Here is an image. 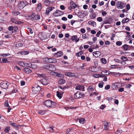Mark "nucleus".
<instances>
[{"label":"nucleus","instance_id":"f257e3e1","mask_svg":"<svg viewBox=\"0 0 134 134\" xmlns=\"http://www.w3.org/2000/svg\"><path fill=\"white\" fill-rule=\"evenodd\" d=\"M44 104L47 107L53 108L55 105L56 103L55 102H53L50 100H48L45 101Z\"/></svg>","mask_w":134,"mask_h":134},{"label":"nucleus","instance_id":"f03ea898","mask_svg":"<svg viewBox=\"0 0 134 134\" xmlns=\"http://www.w3.org/2000/svg\"><path fill=\"white\" fill-rule=\"evenodd\" d=\"M32 90L33 93L37 94L39 93L41 90V87L38 85L37 86H35L32 88Z\"/></svg>","mask_w":134,"mask_h":134},{"label":"nucleus","instance_id":"7ed1b4c3","mask_svg":"<svg viewBox=\"0 0 134 134\" xmlns=\"http://www.w3.org/2000/svg\"><path fill=\"white\" fill-rule=\"evenodd\" d=\"M84 96L83 93L79 92H77L74 94V98L75 99H78L83 97Z\"/></svg>","mask_w":134,"mask_h":134},{"label":"nucleus","instance_id":"20e7f679","mask_svg":"<svg viewBox=\"0 0 134 134\" xmlns=\"http://www.w3.org/2000/svg\"><path fill=\"white\" fill-rule=\"evenodd\" d=\"M9 84L8 83L7 81H3L0 84L1 87L5 89H6L8 88Z\"/></svg>","mask_w":134,"mask_h":134},{"label":"nucleus","instance_id":"39448f33","mask_svg":"<svg viewBox=\"0 0 134 134\" xmlns=\"http://www.w3.org/2000/svg\"><path fill=\"white\" fill-rule=\"evenodd\" d=\"M63 14L64 13L63 12L58 10H57L53 13L54 15L55 16H60L63 15Z\"/></svg>","mask_w":134,"mask_h":134},{"label":"nucleus","instance_id":"423d86ee","mask_svg":"<svg viewBox=\"0 0 134 134\" xmlns=\"http://www.w3.org/2000/svg\"><path fill=\"white\" fill-rule=\"evenodd\" d=\"M116 6L118 8L122 9L124 7L125 5L122 2L118 1L116 3Z\"/></svg>","mask_w":134,"mask_h":134},{"label":"nucleus","instance_id":"0eeeda50","mask_svg":"<svg viewBox=\"0 0 134 134\" xmlns=\"http://www.w3.org/2000/svg\"><path fill=\"white\" fill-rule=\"evenodd\" d=\"M47 79V78L46 76L41 80V82L43 85H46L49 83V81Z\"/></svg>","mask_w":134,"mask_h":134},{"label":"nucleus","instance_id":"6e6552de","mask_svg":"<svg viewBox=\"0 0 134 134\" xmlns=\"http://www.w3.org/2000/svg\"><path fill=\"white\" fill-rule=\"evenodd\" d=\"M56 70L55 66L52 64L49 65L48 70L50 71H54Z\"/></svg>","mask_w":134,"mask_h":134},{"label":"nucleus","instance_id":"1a4fd4ad","mask_svg":"<svg viewBox=\"0 0 134 134\" xmlns=\"http://www.w3.org/2000/svg\"><path fill=\"white\" fill-rule=\"evenodd\" d=\"M85 87L83 86L78 85L75 87V89L77 90H79L83 91H85Z\"/></svg>","mask_w":134,"mask_h":134},{"label":"nucleus","instance_id":"9d476101","mask_svg":"<svg viewBox=\"0 0 134 134\" xmlns=\"http://www.w3.org/2000/svg\"><path fill=\"white\" fill-rule=\"evenodd\" d=\"M70 4L71 6L72 7L73 9H75L76 7H78V5L75 4L73 1H71L70 2Z\"/></svg>","mask_w":134,"mask_h":134},{"label":"nucleus","instance_id":"9b49d317","mask_svg":"<svg viewBox=\"0 0 134 134\" xmlns=\"http://www.w3.org/2000/svg\"><path fill=\"white\" fill-rule=\"evenodd\" d=\"M88 23L89 25H91L94 27H95L96 26V23L93 21H90L88 22Z\"/></svg>","mask_w":134,"mask_h":134},{"label":"nucleus","instance_id":"f8f14e48","mask_svg":"<svg viewBox=\"0 0 134 134\" xmlns=\"http://www.w3.org/2000/svg\"><path fill=\"white\" fill-rule=\"evenodd\" d=\"M27 4V2L25 1H24L22 2H21L20 3V4L21 6L23 8L26 6Z\"/></svg>","mask_w":134,"mask_h":134},{"label":"nucleus","instance_id":"ddd939ff","mask_svg":"<svg viewBox=\"0 0 134 134\" xmlns=\"http://www.w3.org/2000/svg\"><path fill=\"white\" fill-rule=\"evenodd\" d=\"M71 39L72 41H75L76 42H78L79 40V38H78L77 36L76 35L73 36L72 37Z\"/></svg>","mask_w":134,"mask_h":134},{"label":"nucleus","instance_id":"4468645a","mask_svg":"<svg viewBox=\"0 0 134 134\" xmlns=\"http://www.w3.org/2000/svg\"><path fill=\"white\" fill-rule=\"evenodd\" d=\"M63 55V53L62 52L59 51L54 54V56L56 57H59L62 56Z\"/></svg>","mask_w":134,"mask_h":134},{"label":"nucleus","instance_id":"2eb2a0df","mask_svg":"<svg viewBox=\"0 0 134 134\" xmlns=\"http://www.w3.org/2000/svg\"><path fill=\"white\" fill-rule=\"evenodd\" d=\"M52 10V8L51 7H48L47 8L46 10V13L48 15L49 13Z\"/></svg>","mask_w":134,"mask_h":134},{"label":"nucleus","instance_id":"dca6fc26","mask_svg":"<svg viewBox=\"0 0 134 134\" xmlns=\"http://www.w3.org/2000/svg\"><path fill=\"white\" fill-rule=\"evenodd\" d=\"M65 75L66 76H75V74L71 72H67L65 73Z\"/></svg>","mask_w":134,"mask_h":134},{"label":"nucleus","instance_id":"f3484780","mask_svg":"<svg viewBox=\"0 0 134 134\" xmlns=\"http://www.w3.org/2000/svg\"><path fill=\"white\" fill-rule=\"evenodd\" d=\"M25 72L27 73H29L31 72V70L27 68H25L23 69Z\"/></svg>","mask_w":134,"mask_h":134},{"label":"nucleus","instance_id":"a211bd4d","mask_svg":"<svg viewBox=\"0 0 134 134\" xmlns=\"http://www.w3.org/2000/svg\"><path fill=\"white\" fill-rule=\"evenodd\" d=\"M56 61L55 59H53L52 58H49L48 63H53L56 62Z\"/></svg>","mask_w":134,"mask_h":134},{"label":"nucleus","instance_id":"6ab92c4d","mask_svg":"<svg viewBox=\"0 0 134 134\" xmlns=\"http://www.w3.org/2000/svg\"><path fill=\"white\" fill-rule=\"evenodd\" d=\"M130 46L126 44H125L122 46L123 48L125 51L127 50L129 47Z\"/></svg>","mask_w":134,"mask_h":134},{"label":"nucleus","instance_id":"aec40b11","mask_svg":"<svg viewBox=\"0 0 134 134\" xmlns=\"http://www.w3.org/2000/svg\"><path fill=\"white\" fill-rule=\"evenodd\" d=\"M40 16L39 15H36V13L35 15V16H34V18L33 19V20H38L40 19Z\"/></svg>","mask_w":134,"mask_h":134},{"label":"nucleus","instance_id":"412c9836","mask_svg":"<svg viewBox=\"0 0 134 134\" xmlns=\"http://www.w3.org/2000/svg\"><path fill=\"white\" fill-rule=\"evenodd\" d=\"M44 4L46 6L49 5L50 4V2L48 0H45L44 2Z\"/></svg>","mask_w":134,"mask_h":134},{"label":"nucleus","instance_id":"4be33fe9","mask_svg":"<svg viewBox=\"0 0 134 134\" xmlns=\"http://www.w3.org/2000/svg\"><path fill=\"white\" fill-rule=\"evenodd\" d=\"M10 62L9 61H8V59L5 58H3L2 59V62H1L2 63H8Z\"/></svg>","mask_w":134,"mask_h":134},{"label":"nucleus","instance_id":"5701e85b","mask_svg":"<svg viewBox=\"0 0 134 134\" xmlns=\"http://www.w3.org/2000/svg\"><path fill=\"white\" fill-rule=\"evenodd\" d=\"M46 111V110H40L38 111V113L40 114L43 115L45 114Z\"/></svg>","mask_w":134,"mask_h":134},{"label":"nucleus","instance_id":"b1692460","mask_svg":"<svg viewBox=\"0 0 134 134\" xmlns=\"http://www.w3.org/2000/svg\"><path fill=\"white\" fill-rule=\"evenodd\" d=\"M41 3H39L37 5L36 10L38 11H40L41 9Z\"/></svg>","mask_w":134,"mask_h":134},{"label":"nucleus","instance_id":"393cba45","mask_svg":"<svg viewBox=\"0 0 134 134\" xmlns=\"http://www.w3.org/2000/svg\"><path fill=\"white\" fill-rule=\"evenodd\" d=\"M57 95L59 99H61L62 97V94L58 91L57 92Z\"/></svg>","mask_w":134,"mask_h":134},{"label":"nucleus","instance_id":"a878e982","mask_svg":"<svg viewBox=\"0 0 134 134\" xmlns=\"http://www.w3.org/2000/svg\"><path fill=\"white\" fill-rule=\"evenodd\" d=\"M30 68L34 69H36L37 68V66L35 64H31Z\"/></svg>","mask_w":134,"mask_h":134},{"label":"nucleus","instance_id":"bb28decb","mask_svg":"<svg viewBox=\"0 0 134 134\" xmlns=\"http://www.w3.org/2000/svg\"><path fill=\"white\" fill-rule=\"evenodd\" d=\"M11 21L14 23L19 24V22L16 19L14 18H12L11 19Z\"/></svg>","mask_w":134,"mask_h":134},{"label":"nucleus","instance_id":"cd10ccee","mask_svg":"<svg viewBox=\"0 0 134 134\" xmlns=\"http://www.w3.org/2000/svg\"><path fill=\"white\" fill-rule=\"evenodd\" d=\"M65 82V80L63 79L60 80L58 82V83L60 85L63 84Z\"/></svg>","mask_w":134,"mask_h":134},{"label":"nucleus","instance_id":"c85d7f7f","mask_svg":"<svg viewBox=\"0 0 134 134\" xmlns=\"http://www.w3.org/2000/svg\"><path fill=\"white\" fill-rule=\"evenodd\" d=\"M129 21V19L128 18H126V19H123L122 21L121 22L122 23H127Z\"/></svg>","mask_w":134,"mask_h":134},{"label":"nucleus","instance_id":"c756f323","mask_svg":"<svg viewBox=\"0 0 134 134\" xmlns=\"http://www.w3.org/2000/svg\"><path fill=\"white\" fill-rule=\"evenodd\" d=\"M55 127H54L53 126L50 127L49 130L50 131V132H53L55 131Z\"/></svg>","mask_w":134,"mask_h":134},{"label":"nucleus","instance_id":"7c9ffc66","mask_svg":"<svg viewBox=\"0 0 134 134\" xmlns=\"http://www.w3.org/2000/svg\"><path fill=\"white\" fill-rule=\"evenodd\" d=\"M88 92H92L94 91V88L92 86H90L87 88Z\"/></svg>","mask_w":134,"mask_h":134},{"label":"nucleus","instance_id":"2f4dec72","mask_svg":"<svg viewBox=\"0 0 134 134\" xmlns=\"http://www.w3.org/2000/svg\"><path fill=\"white\" fill-rule=\"evenodd\" d=\"M35 13H33L30 15L29 16V18L33 20V19L35 16Z\"/></svg>","mask_w":134,"mask_h":134},{"label":"nucleus","instance_id":"473e14b6","mask_svg":"<svg viewBox=\"0 0 134 134\" xmlns=\"http://www.w3.org/2000/svg\"><path fill=\"white\" fill-rule=\"evenodd\" d=\"M37 75L40 78H43L46 77L44 74H37Z\"/></svg>","mask_w":134,"mask_h":134},{"label":"nucleus","instance_id":"72a5a7b5","mask_svg":"<svg viewBox=\"0 0 134 134\" xmlns=\"http://www.w3.org/2000/svg\"><path fill=\"white\" fill-rule=\"evenodd\" d=\"M85 121V119L83 118H81L79 119V122L81 124H83Z\"/></svg>","mask_w":134,"mask_h":134},{"label":"nucleus","instance_id":"f704fd0d","mask_svg":"<svg viewBox=\"0 0 134 134\" xmlns=\"http://www.w3.org/2000/svg\"><path fill=\"white\" fill-rule=\"evenodd\" d=\"M121 59L123 61H126L128 60V59L126 57L122 56L121 57Z\"/></svg>","mask_w":134,"mask_h":134},{"label":"nucleus","instance_id":"c9c22d12","mask_svg":"<svg viewBox=\"0 0 134 134\" xmlns=\"http://www.w3.org/2000/svg\"><path fill=\"white\" fill-rule=\"evenodd\" d=\"M100 60L103 63L105 64L107 63V61L106 60L105 58H102Z\"/></svg>","mask_w":134,"mask_h":134},{"label":"nucleus","instance_id":"e433bc0d","mask_svg":"<svg viewBox=\"0 0 134 134\" xmlns=\"http://www.w3.org/2000/svg\"><path fill=\"white\" fill-rule=\"evenodd\" d=\"M10 130V128L8 126L6 127L4 129V131L6 133H8Z\"/></svg>","mask_w":134,"mask_h":134},{"label":"nucleus","instance_id":"4c0bfd02","mask_svg":"<svg viewBox=\"0 0 134 134\" xmlns=\"http://www.w3.org/2000/svg\"><path fill=\"white\" fill-rule=\"evenodd\" d=\"M49 65L45 64L42 66V67L44 69L48 70Z\"/></svg>","mask_w":134,"mask_h":134},{"label":"nucleus","instance_id":"58836bf2","mask_svg":"<svg viewBox=\"0 0 134 134\" xmlns=\"http://www.w3.org/2000/svg\"><path fill=\"white\" fill-rule=\"evenodd\" d=\"M18 30V27L16 26H15L14 27H13V31L12 32L14 33L16 32H17Z\"/></svg>","mask_w":134,"mask_h":134},{"label":"nucleus","instance_id":"ea45409f","mask_svg":"<svg viewBox=\"0 0 134 134\" xmlns=\"http://www.w3.org/2000/svg\"><path fill=\"white\" fill-rule=\"evenodd\" d=\"M104 83L102 81H101L98 84V86L99 87L102 88L103 87V85Z\"/></svg>","mask_w":134,"mask_h":134},{"label":"nucleus","instance_id":"a19ab883","mask_svg":"<svg viewBox=\"0 0 134 134\" xmlns=\"http://www.w3.org/2000/svg\"><path fill=\"white\" fill-rule=\"evenodd\" d=\"M99 52V51H97L94 52L93 53V54L96 57H98V55L97 54H98V53Z\"/></svg>","mask_w":134,"mask_h":134},{"label":"nucleus","instance_id":"79ce46f5","mask_svg":"<svg viewBox=\"0 0 134 134\" xmlns=\"http://www.w3.org/2000/svg\"><path fill=\"white\" fill-rule=\"evenodd\" d=\"M63 76V75L57 72L56 75V76L59 77H62Z\"/></svg>","mask_w":134,"mask_h":134},{"label":"nucleus","instance_id":"37998d69","mask_svg":"<svg viewBox=\"0 0 134 134\" xmlns=\"http://www.w3.org/2000/svg\"><path fill=\"white\" fill-rule=\"evenodd\" d=\"M21 53L23 55H26L29 53V52L27 51H24L22 52Z\"/></svg>","mask_w":134,"mask_h":134},{"label":"nucleus","instance_id":"c03bdc74","mask_svg":"<svg viewBox=\"0 0 134 134\" xmlns=\"http://www.w3.org/2000/svg\"><path fill=\"white\" fill-rule=\"evenodd\" d=\"M96 15L95 14L93 13L92 14L91 16L90 17L91 19H94L96 17Z\"/></svg>","mask_w":134,"mask_h":134},{"label":"nucleus","instance_id":"a18cd8bd","mask_svg":"<svg viewBox=\"0 0 134 134\" xmlns=\"http://www.w3.org/2000/svg\"><path fill=\"white\" fill-rule=\"evenodd\" d=\"M10 54L9 53H8L7 54H1V55L3 57H5L9 55Z\"/></svg>","mask_w":134,"mask_h":134},{"label":"nucleus","instance_id":"49530a36","mask_svg":"<svg viewBox=\"0 0 134 134\" xmlns=\"http://www.w3.org/2000/svg\"><path fill=\"white\" fill-rule=\"evenodd\" d=\"M49 58H45L43 59V62L48 63V61Z\"/></svg>","mask_w":134,"mask_h":134},{"label":"nucleus","instance_id":"de8ad7c7","mask_svg":"<svg viewBox=\"0 0 134 134\" xmlns=\"http://www.w3.org/2000/svg\"><path fill=\"white\" fill-rule=\"evenodd\" d=\"M122 44V43L121 42L118 41L116 42V45L117 46H121Z\"/></svg>","mask_w":134,"mask_h":134},{"label":"nucleus","instance_id":"09e8293b","mask_svg":"<svg viewBox=\"0 0 134 134\" xmlns=\"http://www.w3.org/2000/svg\"><path fill=\"white\" fill-rule=\"evenodd\" d=\"M19 65L23 67L25 66V63L22 62H20L19 63Z\"/></svg>","mask_w":134,"mask_h":134},{"label":"nucleus","instance_id":"8fccbe9b","mask_svg":"<svg viewBox=\"0 0 134 134\" xmlns=\"http://www.w3.org/2000/svg\"><path fill=\"white\" fill-rule=\"evenodd\" d=\"M20 13L19 12H13V15L16 16V15H18Z\"/></svg>","mask_w":134,"mask_h":134},{"label":"nucleus","instance_id":"3c124183","mask_svg":"<svg viewBox=\"0 0 134 134\" xmlns=\"http://www.w3.org/2000/svg\"><path fill=\"white\" fill-rule=\"evenodd\" d=\"M86 12H87L85 11H82L81 12H79L78 13V14L77 15L78 16H79L80 15H79V14H83L84 13H85Z\"/></svg>","mask_w":134,"mask_h":134},{"label":"nucleus","instance_id":"603ef678","mask_svg":"<svg viewBox=\"0 0 134 134\" xmlns=\"http://www.w3.org/2000/svg\"><path fill=\"white\" fill-rule=\"evenodd\" d=\"M27 31L28 32H30L31 34H32L33 33V31L30 28H28L27 29Z\"/></svg>","mask_w":134,"mask_h":134},{"label":"nucleus","instance_id":"864d4df0","mask_svg":"<svg viewBox=\"0 0 134 134\" xmlns=\"http://www.w3.org/2000/svg\"><path fill=\"white\" fill-rule=\"evenodd\" d=\"M57 73V72H55L52 71L50 72V74L51 75H53L55 76H56Z\"/></svg>","mask_w":134,"mask_h":134},{"label":"nucleus","instance_id":"5fc2aeb1","mask_svg":"<svg viewBox=\"0 0 134 134\" xmlns=\"http://www.w3.org/2000/svg\"><path fill=\"white\" fill-rule=\"evenodd\" d=\"M110 86L109 85H107L106 86L105 88V89L106 90H109L110 88Z\"/></svg>","mask_w":134,"mask_h":134},{"label":"nucleus","instance_id":"6e6d98bb","mask_svg":"<svg viewBox=\"0 0 134 134\" xmlns=\"http://www.w3.org/2000/svg\"><path fill=\"white\" fill-rule=\"evenodd\" d=\"M5 105L7 107H9L10 106L8 103V101H6L5 103Z\"/></svg>","mask_w":134,"mask_h":134},{"label":"nucleus","instance_id":"4d7b16f0","mask_svg":"<svg viewBox=\"0 0 134 134\" xmlns=\"http://www.w3.org/2000/svg\"><path fill=\"white\" fill-rule=\"evenodd\" d=\"M97 20L99 22H101L102 21L103 19L101 17H98L97 18Z\"/></svg>","mask_w":134,"mask_h":134},{"label":"nucleus","instance_id":"13d9d810","mask_svg":"<svg viewBox=\"0 0 134 134\" xmlns=\"http://www.w3.org/2000/svg\"><path fill=\"white\" fill-rule=\"evenodd\" d=\"M126 8L127 10H128L130 8V5L129 4H127L126 5Z\"/></svg>","mask_w":134,"mask_h":134},{"label":"nucleus","instance_id":"bf43d9fd","mask_svg":"<svg viewBox=\"0 0 134 134\" xmlns=\"http://www.w3.org/2000/svg\"><path fill=\"white\" fill-rule=\"evenodd\" d=\"M25 66H26L28 67H30V64H29L27 63H25Z\"/></svg>","mask_w":134,"mask_h":134},{"label":"nucleus","instance_id":"052dcab7","mask_svg":"<svg viewBox=\"0 0 134 134\" xmlns=\"http://www.w3.org/2000/svg\"><path fill=\"white\" fill-rule=\"evenodd\" d=\"M102 123L104 126H108L109 125V123L107 122H103Z\"/></svg>","mask_w":134,"mask_h":134},{"label":"nucleus","instance_id":"680f3d73","mask_svg":"<svg viewBox=\"0 0 134 134\" xmlns=\"http://www.w3.org/2000/svg\"><path fill=\"white\" fill-rule=\"evenodd\" d=\"M101 32L100 31H98V32H97V34H96V36L97 37H99V36L100 34H101Z\"/></svg>","mask_w":134,"mask_h":134},{"label":"nucleus","instance_id":"e2e57ef3","mask_svg":"<svg viewBox=\"0 0 134 134\" xmlns=\"http://www.w3.org/2000/svg\"><path fill=\"white\" fill-rule=\"evenodd\" d=\"M23 45L21 43H19L17 44V47H21L23 46Z\"/></svg>","mask_w":134,"mask_h":134},{"label":"nucleus","instance_id":"0e129e2a","mask_svg":"<svg viewBox=\"0 0 134 134\" xmlns=\"http://www.w3.org/2000/svg\"><path fill=\"white\" fill-rule=\"evenodd\" d=\"M107 14V13L105 11H103L102 13V15L104 16Z\"/></svg>","mask_w":134,"mask_h":134},{"label":"nucleus","instance_id":"69168bd1","mask_svg":"<svg viewBox=\"0 0 134 134\" xmlns=\"http://www.w3.org/2000/svg\"><path fill=\"white\" fill-rule=\"evenodd\" d=\"M111 4L112 6H114L115 5V2L114 1H112L111 2Z\"/></svg>","mask_w":134,"mask_h":134},{"label":"nucleus","instance_id":"338daca9","mask_svg":"<svg viewBox=\"0 0 134 134\" xmlns=\"http://www.w3.org/2000/svg\"><path fill=\"white\" fill-rule=\"evenodd\" d=\"M124 90V88L123 87H121L119 89L118 91L119 92H122Z\"/></svg>","mask_w":134,"mask_h":134},{"label":"nucleus","instance_id":"774afa93","mask_svg":"<svg viewBox=\"0 0 134 134\" xmlns=\"http://www.w3.org/2000/svg\"><path fill=\"white\" fill-rule=\"evenodd\" d=\"M81 31L82 33H84L85 32V30L84 29L82 28L81 29Z\"/></svg>","mask_w":134,"mask_h":134}]
</instances>
